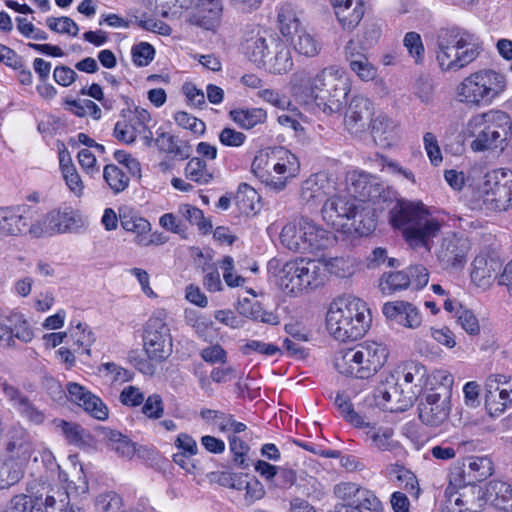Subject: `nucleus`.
Listing matches in <instances>:
<instances>
[{
  "label": "nucleus",
  "instance_id": "1",
  "mask_svg": "<svg viewBox=\"0 0 512 512\" xmlns=\"http://www.w3.org/2000/svg\"><path fill=\"white\" fill-rule=\"evenodd\" d=\"M390 223L394 228L402 229L405 240L412 248H423L427 252L431 250L433 239L441 229L440 222L428 217L421 202L403 199L398 200L390 210Z\"/></svg>",
  "mask_w": 512,
  "mask_h": 512
},
{
  "label": "nucleus",
  "instance_id": "2",
  "mask_svg": "<svg viewBox=\"0 0 512 512\" xmlns=\"http://www.w3.org/2000/svg\"><path fill=\"white\" fill-rule=\"evenodd\" d=\"M370 323L369 309L359 298L341 299L332 303L326 316L328 331L342 342L363 337Z\"/></svg>",
  "mask_w": 512,
  "mask_h": 512
},
{
  "label": "nucleus",
  "instance_id": "3",
  "mask_svg": "<svg viewBox=\"0 0 512 512\" xmlns=\"http://www.w3.org/2000/svg\"><path fill=\"white\" fill-rule=\"evenodd\" d=\"M436 61L443 71L459 70L479 55L477 39L458 27L441 29L436 36Z\"/></svg>",
  "mask_w": 512,
  "mask_h": 512
},
{
  "label": "nucleus",
  "instance_id": "4",
  "mask_svg": "<svg viewBox=\"0 0 512 512\" xmlns=\"http://www.w3.org/2000/svg\"><path fill=\"white\" fill-rule=\"evenodd\" d=\"M467 133L474 138L471 142L473 151L504 150L512 134V122L503 111H489L472 117L467 123Z\"/></svg>",
  "mask_w": 512,
  "mask_h": 512
},
{
  "label": "nucleus",
  "instance_id": "5",
  "mask_svg": "<svg viewBox=\"0 0 512 512\" xmlns=\"http://www.w3.org/2000/svg\"><path fill=\"white\" fill-rule=\"evenodd\" d=\"M387 357L386 346L376 342H365L347 349L336 359L335 367L346 376L368 379L384 366Z\"/></svg>",
  "mask_w": 512,
  "mask_h": 512
},
{
  "label": "nucleus",
  "instance_id": "6",
  "mask_svg": "<svg viewBox=\"0 0 512 512\" xmlns=\"http://www.w3.org/2000/svg\"><path fill=\"white\" fill-rule=\"evenodd\" d=\"M349 90L348 78L335 66L324 68L312 79L310 85L315 104L327 115L342 110Z\"/></svg>",
  "mask_w": 512,
  "mask_h": 512
},
{
  "label": "nucleus",
  "instance_id": "7",
  "mask_svg": "<svg viewBox=\"0 0 512 512\" xmlns=\"http://www.w3.org/2000/svg\"><path fill=\"white\" fill-rule=\"evenodd\" d=\"M506 88V78L494 70H480L466 77L458 86L461 102L475 106L489 105Z\"/></svg>",
  "mask_w": 512,
  "mask_h": 512
},
{
  "label": "nucleus",
  "instance_id": "8",
  "mask_svg": "<svg viewBox=\"0 0 512 512\" xmlns=\"http://www.w3.org/2000/svg\"><path fill=\"white\" fill-rule=\"evenodd\" d=\"M69 502L66 490L42 487L36 492L13 496L3 512H62Z\"/></svg>",
  "mask_w": 512,
  "mask_h": 512
},
{
  "label": "nucleus",
  "instance_id": "9",
  "mask_svg": "<svg viewBox=\"0 0 512 512\" xmlns=\"http://www.w3.org/2000/svg\"><path fill=\"white\" fill-rule=\"evenodd\" d=\"M480 191L489 209L506 210L512 202V171L498 169L487 173Z\"/></svg>",
  "mask_w": 512,
  "mask_h": 512
},
{
  "label": "nucleus",
  "instance_id": "10",
  "mask_svg": "<svg viewBox=\"0 0 512 512\" xmlns=\"http://www.w3.org/2000/svg\"><path fill=\"white\" fill-rule=\"evenodd\" d=\"M84 225L85 222L79 211L66 206L48 212L43 220V227L38 221L36 224H31L29 233L36 237L44 232L50 235L76 233Z\"/></svg>",
  "mask_w": 512,
  "mask_h": 512
},
{
  "label": "nucleus",
  "instance_id": "11",
  "mask_svg": "<svg viewBox=\"0 0 512 512\" xmlns=\"http://www.w3.org/2000/svg\"><path fill=\"white\" fill-rule=\"evenodd\" d=\"M348 190L355 200L379 204L392 199L393 192L376 176L354 171L348 177Z\"/></svg>",
  "mask_w": 512,
  "mask_h": 512
},
{
  "label": "nucleus",
  "instance_id": "12",
  "mask_svg": "<svg viewBox=\"0 0 512 512\" xmlns=\"http://www.w3.org/2000/svg\"><path fill=\"white\" fill-rule=\"evenodd\" d=\"M144 348L150 359L162 361L172 352L170 329L161 316H152L144 330Z\"/></svg>",
  "mask_w": 512,
  "mask_h": 512
},
{
  "label": "nucleus",
  "instance_id": "13",
  "mask_svg": "<svg viewBox=\"0 0 512 512\" xmlns=\"http://www.w3.org/2000/svg\"><path fill=\"white\" fill-rule=\"evenodd\" d=\"M296 161L294 155L287 156V159L281 158L278 162L264 160L263 155L256 156L252 162V171L260 178L262 183L275 191H281L286 186L288 177L293 176L291 165Z\"/></svg>",
  "mask_w": 512,
  "mask_h": 512
},
{
  "label": "nucleus",
  "instance_id": "14",
  "mask_svg": "<svg viewBox=\"0 0 512 512\" xmlns=\"http://www.w3.org/2000/svg\"><path fill=\"white\" fill-rule=\"evenodd\" d=\"M418 416L420 421L432 427L441 425L450 412V398L446 390L443 393L427 391L419 400Z\"/></svg>",
  "mask_w": 512,
  "mask_h": 512
},
{
  "label": "nucleus",
  "instance_id": "15",
  "mask_svg": "<svg viewBox=\"0 0 512 512\" xmlns=\"http://www.w3.org/2000/svg\"><path fill=\"white\" fill-rule=\"evenodd\" d=\"M412 392L405 393L398 389V381L390 375L384 382H381L373 392V399L376 406L391 412L404 411L412 404Z\"/></svg>",
  "mask_w": 512,
  "mask_h": 512
},
{
  "label": "nucleus",
  "instance_id": "16",
  "mask_svg": "<svg viewBox=\"0 0 512 512\" xmlns=\"http://www.w3.org/2000/svg\"><path fill=\"white\" fill-rule=\"evenodd\" d=\"M37 211L26 205L0 207V237L18 236L29 231Z\"/></svg>",
  "mask_w": 512,
  "mask_h": 512
},
{
  "label": "nucleus",
  "instance_id": "17",
  "mask_svg": "<svg viewBox=\"0 0 512 512\" xmlns=\"http://www.w3.org/2000/svg\"><path fill=\"white\" fill-rule=\"evenodd\" d=\"M335 496L342 500L336 506H363L371 512H382L381 501L376 495L360 485L352 482H342L334 487Z\"/></svg>",
  "mask_w": 512,
  "mask_h": 512
},
{
  "label": "nucleus",
  "instance_id": "18",
  "mask_svg": "<svg viewBox=\"0 0 512 512\" xmlns=\"http://www.w3.org/2000/svg\"><path fill=\"white\" fill-rule=\"evenodd\" d=\"M357 201L352 194L333 195L327 198L322 206L323 220L333 227H344L346 221H350L357 215Z\"/></svg>",
  "mask_w": 512,
  "mask_h": 512
},
{
  "label": "nucleus",
  "instance_id": "19",
  "mask_svg": "<svg viewBox=\"0 0 512 512\" xmlns=\"http://www.w3.org/2000/svg\"><path fill=\"white\" fill-rule=\"evenodd\" d=\"M374 116L373 103L362 95L354 96L346 109L344 124L352 134L365 132Z\"/></svg>",
  "mask_w": 512,
  "mask_h": 512
},
{
  "label": "nucleus",
  "instance_id": "20",
  "mask_svg": "<svg viewBox=\"0 0 512 512\" xmlns=\"http://www.w3.org/2000/svg\"><path fill=\"white\" fill-rule=\"evenodd\" d=\"M468 250V240L452 234L442 240L437 258L445 269L461 268L466 263Z\"/></svg>",
  "mask_w": 512,
  "mask_h": 512
},
{
  "label": "nucleus",
  "instance_id": "21",
  "mask_svg": "<svg viewBox=\"0 0 512 512\" xmlns=\"http://www.w3.org/2000/svg\"><path fill=\"white\" fill-rule=\"evenodd\" d=\"M5 438L8 457L27 463L34 452V445L26 429L19 424H13L7 430Z\"/></svg>",
  "mask_w": 512,
  "mask_h": 512
},
{
  "label": "nucleus",
  "instance_id": "22",
  "mask_svg": "<svg viewBox=\"0 0 512 512\" xmlns=\"http://www.w3.org/2000/svg\"><path fill=\"white\" fill-rule=\"evenodd\" d=\"M493 464L487 457H476L469 460L467 468L463 469L462 474L450 479V485L457 488L475 486L477 482H482L492 475Z\"/></svg>",
  "mask_w": 512,
  "mask_h": 512
},
{
  "label": "nucleus",
  "instance_id": "23",
  "mask_svg": "<svg viewBox=\"0 0 512 512\" xmlns=\"http://www.w3.org/2000/svg\"><path fill=\"white\" fill-rule=\"evenodd\" d=\"M382 311L388 320L406 328L416 329L422 323L419 310L409 302H387L384 304Z\"/></svg>",
  "mask_w": 512,
  "mask_h": 512
},
{
  "label": "nucleus",
  "instance_id": "24",
  "mask_svg": "<svg viewBox=\"0 0 512 512\" xmlns=\"http://www.w3.org/2000/svg\"><path fill=\"white\" fill-rule=\"evenodd\" d=\"M222 5L220 0H194V11L189 23L205 30H214L220 23Z\"/></svg>",
  "mask_w": 512,
  "mask_h": 512
},
{
  "label": "nucleus",
  "instance_id": "25",
  "mask_svg": "<svg viewBox=\"0 0 512 512\" xmlns=\"http://www.w3.org/2000/svg\"><path fill=\"white\" fill-rule=\"evenodd\" d=\"M479 498L503 511H512V488L502 481H490L485 488L479 487Z\"/></svg>",
  "mask_w": 512,
  "mask_h": 512
},
{
  "label": "nucleus",
  "instance_id": "26",
  "mask_svg": "<svg viewBox=\"0 0 512 512\" xmlns=\"http://www.w3.org/2000/svg\"><path fill=\"white\" fill-rule=\"evenodd\" d=\"M374 142L381 147H389L396 138V124L383 113L374 116L369 124Z\"/></svg>",
  "mask_w": 512,
  "mask_h": 512
},
{
  "label": "nucleus",
  "instance_id": "27",
  "mask_svg": "<svg viewBox=\"0 0 512 512\" xmlns=\"http://www.w3.org/2000/svg\"><path fill=\"white\" fill-rule=\"evenodd\" d=\"M298 221L301 224L303 239L309 245L311 253L325 249L328 246L330 238L325 229L306 217H301Z\"/></svg>",
  "mask_w": 512,
  "mask_h": 512
},
{
  "label": "nucleus",
  "instance_id": "28",
  "mask_svg": "<svg viewBox=\"0 0 512 512\" xmlns=\"http://www.w3.org/2000/svg\"><path fill=\"white\" fill-rule=\"evenodd\" d=\"M324 182L327 180L323 175H312L306 179L300 189L302 203L313 206L325 202L327 192L324 190Z\"/></svg>",
  "mask_w": 512,
  "mask_h": 512
},
{
  "label": "nucleus",
  "instance_id": "29",
  "mask_svg": "<svg viewBox=\"0 0 512 512\" xmlns=\"http://www.w3.org/2000/svg\"><path fill=\"white\" fill-rule=\"evenodd\" d=\"M298 219L287 223L281 230L280 240L283 246L296 253H311L309 245L303 239Z\"/></svg>",
  "mask_w": 512,
  "mask_h": 512
},
{
  "label": "nucleus",
  "instance_id": "30",
  "mask_svg": "<svg viewBox=\"0 0 512 512\" xmlns=\"http://www.w3.org/2000/svg\"><path fill=\"white\" fill-rule=\"evenodd\" d=\"M278 23L281 34L291 38L300 30V21L296 7L291 3H283L278 9Z\"/></svg>",
  "mask_w": 512,
  "mask_h": 512
},
{
  "label": "nucleus",
  "instance_id": "31",
  "mask_svg": "<svg viewBox=\"0 0 512 512\" xmlns=\"http://www.w3.org/2000/svg\"><path fill=\"white\" fill-rule=\"evenodd\" d=\"M243 51L251 62L258 67H262L270 54V46L263 36L257 34L245 40Z\"/></svg>",
  "mask_w": 512,
  "mask_h": 512
},
{
  "label": "nucleus",
  "instance_id": "32",
  "mask_svg": "<svg viewBox=\"0 0 512 512\" xmlns=\"http://www.w3.org/2000/svg\"><path fill=\"white\" fill-rule=\"evenodd\" d=\"M119 216L122 228L136 234L135 241L137 244L139 238L144 237L151 230L150 222L131 209L121 210Z\"/></svg>",
  "mask_w": 512,
  "mask_h": 512
},
{
  "label": "nucleus",
  "instance_id": "33",
  "mask_svg": "<svg viewBox=\"0 0 512 512\" xmlns=\"http://www.w3.org/2000/svg\"><path fill=\"white\" fill-rule=\"evenodd\" d=\"M102 433L110 449L120 457L131 458L135 454V444L127 436L109 428H103Z\"/></svg>",
  "mask_w": 512,
  "mask_h": 512
},
{
  "label": "nucleus",
  "instance_id": "34",
  "mask_svg": "<svg viewBox=\"0 0 512 512\" xmlns=\"http://www.w3.org/2000/svg\"><path fill=\"white\" fill-rule=\"evenodd\" d=\"M270 42L275 46V54L274 56H270L269 54L262 67L275 74L287 72L293 65L289 50L283 45L275 43L273 40Z\"/></svg>",
  "mask_w": 512,
  "mask_h": 512
},
{
  "label": "nucleus",
  "instance_id": "35",
  "mask_svg": "<svg viewBox=\"0 0 512 512\" xmlns=\"http://www.w3.org/2000/svg\"><path fill=\"white\" fill-rule=\"evenodd\" d=\"M53 425L61 432L69 444L83 446L87 444L86 438H90L89 433L78 423L54 419Z\"/></svg>",
  "mask_w": 512,
  "mask_h": 512
},
{
  "label": "nucleus",
  "instance_id": "36",
  "mask_svg": "<svg viewBox=\"0 0 512 512\" xmlns=\"http://www.w3.org/2000/svg\"><path fill=\"white\" fill-rule=\"evenodd\" d=\"M300 270L299 260L289 261L284 264L280 272V286L287 293L297 294L300 292Z\"/></svg>",
  "mask_w": 512,
  "mask_h": 512
},
{
  "label": "nucleus",
  "instance_id": "37",
  "mask_svg": "<svg viewBox=\"0 0 512 512\" xmlns=\"http://www.w3.org/2000/svg\"><path fill=\"white\" fill-rule=\"evenodd\" d=\"M231 119L244 129H251L266 120V111L261 108L234 109L229 112Z\"/></svg>",
  "mask_w": 512,
  "mask_h": 512
},
{
  "label": "nucleus",
  "instance_id": "38",
  "mask_svg": "<svg viewBox=\"0 0 512 512\" xmlns=\"http://www.w3.org/2000/svg\"><path fill=\"white\" fill-rule=\"evenodd\" d=\"M25 464L16 459L8 458L0 466V489L18 483L24 475Z\"/></svg>",
  "mask_w": 512,
  "mask_h": 512
},
{
  "label": "nucleus",
  "instance_id": "39",
  "mask_svg": "<svg viewBox=\"0 0 512 512\" xmlns=\"http://www.w3.org/2000/svg\"><path fill=\"white\" fill-rule=\"evenodd\" d=\"M369 430L366 432L371 439L372 445L380 451H391L397 446L393 440L394 430L390 427H378L370 422Z\"/></svg>",
  "mask_w": 512,
  "mask_h": 512
},
{
  "label": "nucleus",
  "instance_id": "40",
  "mask_svg": "<svg viewBox=\"0 0 512 512\" xmlns=\"http://www.w3.org/2000/svg\"><path fill=\"white\" fill-rule=\"evenodd\" d=\"M300 292L304 289H313L322 283L320 278L321 269L316 261L300 259Z\"/></svg>",
  "mask_w": 512,
  "mask_h": 512
},
{
  "label": "nucleus",
  "instance_id": "41",
  "mask_svg": "<svg viewBox=\"0 0 512 512\" xmlns=\"http://www.w3.org/2000/svg\"><path fill=\"white\" fill-rule=\"evenodd\" d=\"M351 6L352 5H344L335 8V14L339 23L347 30L354 29L364 15L363 5L361 2L357 0L355 2V6L353 8H351Z\"/></svg>",
  "mask_w": 512,
  "mask_h": 512
},
{
  "label": "nucleus",
  "instance_id": "42",
  "mask_svg": "<svg viewBox=\"0 0 512 512\" xmlns=\"http://www.w3.org/2000/svg\"><path fill=\"white\" fill-rule=\"evenodd\" d=\"M497 262L493 259H486L485 257H476L473 261V270L471 278L478 285H485L489 279L496 274Z\"/></svg>",
  "mask_w": 512,
  "mask_h": 512
},
{
  "label": "nucleus",
  "instance_id": "43",
  "mask_svg": "<svg viewBox=\"0 0 512 512\" xmlns=\"http://www.w3.org/2000/svg\"><path fill=\"white\" fill-rule=\"evenodd\" d=\"M187 179L198 184H207L213 179V174L207 169L206 162L199 157H193L185 167Z\"/></svg>",
  "mask_w": 512,
  "mask_h": 512
},
{
  "label": "nucleus",
  "instance_id": "44",
  "mask_svg": "<svg viewBox=\"0 0 512 512\" xmlns=\"http://www.w3.org/2000/svg\"><path fill=\"white\" fill-rule=\"evenodd\" d=\"M291 43L299 54L308 57H313L319 52L318 42L311 34L301 29L291 37Z\"/></svg>",
  "mask_w": 512,
  "mask_h": 512
},
{
  "label": "nucleus",
  "instance_id": "45",
  "mask_svg": "<svg viewBox=\"0 0 512 512\" xmlns=\"http://www.w3.org/2000/svg\"><path fill=\"white\" fill-rule=\"evenodd\" d=\"M103 178L114 193L124 191L129 185V177L114 164L104 167Z\"/></svg>",
  "mask_w": 512,
  "mask_h": 512
},
{
  "label": "nucleus",
  "instance_id": "46",
  "mask_svg": "<svg viewBox=\"0 0 512 512\" xmlns=\"http://www.w3.org/2000/svg\"><path fill=\"white\" fill-rule=\"evenodd\" d=\"M351 228L360 236L369 235L376 227L375 220L370 210L365 209L362 205L357 207V215L351 218Z\"/></svg>",
  "mask_w": 512,
  "mask_h": 512
},
{
  "label": "nucleus",
  "instance_id": "47",
  "mask_svg": "<svg viewBox=\"0 0 512 512\" xmlns=\"http://www.w3.org/2000/svg\"><path fill=\"white\" fill-rule=\"evenodd\" d=\"M257 192L247 183H241L234 196L235 202L242 213L249 214L254 211V200Z\"/></svg>",
  "mask_w": 512,
  "mask_h": 512
},
{
  "label": "nucleus",
  "instance_id": "48",
  "mask_svg": "<svg viewBox=\"0 0 512 512\" xmlns=\"http://www.w3.org/2000/svg\"><path fill=\"white\" fill-rule=\"evenodd\" d=\"M511 383V380L507 376L502 374L491 375L486 382L487 393L485 397V407L488 412L492 415L493 404L495 403L496 392L500 387L507 386Z\"/></svg>",
  "mask_w": 512,
  "mask_h": 512
},
{
  "label": "nucleus",
  "instance_id": "49",
  "mask_svg": "<svg viewBox=\"0 0 512 512\" xmlns=\"http://www.w3.org/2000/svg\"><path fill=\"white\" fill-rule=\"evenodd\" d=\"M180 213L190 224L197 225L203 233H207L212 229L211 222L204 218L203 211L199 208L186 204L180 207Z\"/></svg>",
  "mask_w": 512,
  "mask_h": 512
},
{
  "label": "nucleus",
  "instance_id": "50",
  "mask_svg": "<svg viewBox=\"0 0 512 512\" xmlns=\"http://www.w3.org/2000/svg\"><path fill=\"white\" fill-rule=\"evenodd\" d=\"M368 49L369 47L360 42V40L352 39L348 41L344 48V55L349 67L360 61L369 60L367 56Z\"/></svg>",
  "mask_w": 512,
  "mask_h": 512
},
{
  "label": "nucleus",
  "instance_id": "51",
  "mask_svg": "<svg viewBox=\"0 0 512 512\" xmlns=\"http://www.w3.org/2000/svg\"><path fill=\"white\" fill-rule=\"evenodd\" d=\"M229 447L233 454L234 463L242 469L248 468L249 464L246 459L247 453L250 450L248 444L239 437L233 435L229 436Z\"/></svg>",
  "mask_w": 512,
  "mask_h": 512
},
{
  "label": "nucleus",
  "instance_id": "52",
  "mask_svg": "<svg viewBox=\"0 0 512 512\" xmlns=\"http://www.w3.org/2000/svg\"><path fill=\"white\" fill-rule=\"evenodd\" d=\"M340 415L356 428L370 427V422L366 416H363L354 410L353 404L348 398L341 406L337 408Z\"/></svg>",
  "mask_w": 512,
  "mask_h": 512
},
{
  "label": "nucleus",
  "instance_id": "53",
  "mask_svg": "<svg viewBox=\"0 0 512 512\" xmlns=\"http://www.w3.org/2000/svg\"><path fill=\"white\" fill-rule=\"evenodd\" d=\"M47 26L56 33L68 34L70 36H77L79 27L75 21L69 17H49L46 20Z\"/></svg>",
  "mask_w": 512,
  "mask_h": 512
},
{
  "label": "nucleus",
  "instance_id": "54",
  "mask_svg": "<svg viewBox=\"0 0 512 512\" xmlns=\"http://www.w3.org/2000/svg\"><path fill=\"white\" fill-rule=\"evenodd\" d=\"M81 407L84 408L86 412H88L92 417L98 420H105L108 418V408L103 403V401L96 395L90 394L87 398L81 403Z\"/></svg>",
  "mask_w": 512,
  "mask_h": 512
},
{
  "label": "nucleus",
  "instance_id": "55",
  "mask_svg": "<svg viewBox=\"0 0 512 512\" xmlns=\"http://www.w3.org/2000/svg\"><path fill=\"white\" fill-rule=\"evenodd\" d=\"M456 319L458 324L470 335H477L480 332L478 319L471 310L459 305L456 310Z\"/></svg>",
  "mask_w": 512,
  "mask_h": 512
},
{
  "label": "nucleus",
  "instance_id": "56",
  "mask_svg": "<svg viewBox=\"0 0 512 512\" xmlns=\"http://www.w3.org/2000/svg\"><path fill=\"white\" fill-rule=\"evenodd\" d=\"M131 53L133 63L138 67H144L153 60L155 49L151 44L141 42L132 47Z\"/></svg>",
  "mask_w": 512,
  "mask_h": 512
},
{
  "label": "nucleus",
  "instance_id": "57",
  "mask_svg": "<svg viewBox=\"0 0 512 512\" xmlns=\"http://www.w3.org/2000/svg\"><path fill=\"white\" fill-rule=\"evenodd\" d=\"M19 414L28 422L34 425H40L45 420V415L40 411L27 397L22 399L20 405L16 408Z\"/></svg>",
  "mask_w": 512,
  "mask_h": 512
},
{
  "label": "nucleus",
  "instance_id": "58",
  "mask_svg": "<svg viewBox=\"0 0 512 512\" xmlns=\"http://www.w3.org/2000/svg\"><path fill=\"white\" fill-rule=\"evenodd\" d=\"M205 274L203 279L204 287L210 292L222 290L220 274L215 263L206 262L202 267Z\"/></svg>",
  "mask_w": 512,
  "mask_h": 512
},
{
  "label": "nucleus",
  "instance_id": "59",
  "mask_svg": "<svg viewBox=\"0 0 512 512\" xmlns=\"http://www.w3.org/2000/svg\"><path fill=\"white\" fill-rule=\"evenodd\" d=\"M13 319L15 323L13 326H10L11 330V346L14 345V338L21 340L22 342H30L33 338V331L29 327L27 321L22 318L21 315L15 314L13 315Z\"/></svg>",
  "mask_w": 512,
  "mask_h": 512
},
{
  "label": "nucleus",
  "instance_id": "60",
  "mask_svg": "<svg viewBox=\"0 0 512 512\" xmlns=\"http://www.w3.org/2000/svg\"><path fill=\"white\" fill-rule=\"evenodd\" d=\"M174 120L177 125L192 131L194 134L202 135L205 132V123L202 120L188 114L187 112H177L174 115Z\"/></svg>",
  "mask_w": 512,
  "mask_h": 512
},
{
  "label": "nucleus",
  "instance_id": "61",
  "mask_svg": "<svg viewBox=\"0 0 512 512\" xmlns=\"http://www.w3.org/2000/svg\"><path fill=\"white\" fill-rule=\"evenodd\" d=\"M139 131L136 125L128 123L126 121H118L113 130V136L118 140L126 144L133 143L138 135Z\"/></svg>",
  "mask_w": 512,
  "mask_h": 512
},
{
  "label": "nucleus",
  "instance_id": "62",
  "mask_svg": "<svg viewBox=\"0 0 512 512\" xmlns=\"http://www.w3.org/2000/svg\"><path fill=\"white\" fill-rule=\"evenodd\" d=\"M142 413L150 419H159L164 414V403L159 394H152L144 400Z\"/></svg>",
  "mask_w": 512,
  "mask_h": 512
},
{
  "label": "nucleus",
  "instance_id": "63",
  "mask_svg": "<svg viewBox=\"0 0 512 512\" xmlns=\"http://www.w3.org/2000/svg\"><path fill=\"white\" fill-rule=\"evenodd\" d=\"M402 374L406 383L410 384L416 381L421 385L426 376V368L419 362L410 361L403 365Z\"/></svg>",
  "mask_w": 512,
  "mask_h": 512
},
{
  "label": "nucleus",
  "instance_id": "64",
  "mask_svg": "<svg viewBox=\"0 0 512 512\" xmlns=\"http://www.w3.org/2000/svg\"><path fill=\"white\" fill-rule=\"evenodd\" d=\"M121 505V499L115 493L101 494L96 499L98 512H117Z\"/></svg>",
  "mask_w": 512,
  "mask_h": 512
}]
</instances>
